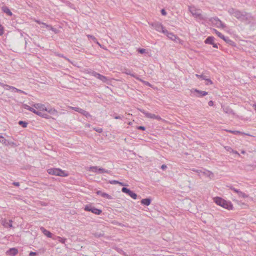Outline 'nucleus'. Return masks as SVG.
Wrapping results in <instances>:
<instances>
[{"label": "nucleus", "instance_id": "1", "mask_svg": "<svg viewBox=\"0 0 256 256\" xmlns=\"http://www.w3.org/2000/svg\"><path fill=\"white\" fill-rule=\"evenodd\" d=\"M228 12L240 22L246 24L252 23L255 20L254 17L250 13L244 11H240L234 8H230L228 10Z\"/></svg>", "mask_w": 256, "mask_h": 256}, {"label": "nucleus", "instance_id": "2", "mask_svg": "<svg viewBox=\"0 0 256 256\" xmlns=\"http://www.w3.org/2000/svg\"><path fill=\"white\" fill-rule=\"evenodd\" d=\"M214 202L216 204L226 209L231 210L233 208V206L231 202L226 201L221 198L216 197L214 198Z\"/></svg>", "mask_w": 256, "mask_h": 256}, {"label": "nucleus", "instance_id": "3", "mask_svg": "<svg viewBox=\"0 0 256 256\" xmlns=\"http://www.w3.org/2000/svg\"><path fill=\"white\" fill-rule=\"evenodd\" d=\"M48 172L52 175H55L60 176H66L68 174H66L64 171L59 168H50L48 170Z\"/></svg>", "mask_w": 256, "mask_h": 256}, {"label": "nucleus", "instance_id": "4", "mask_svg": "<svg viewBox=\"0 0 256 256\" xmlns=\"http://www.w3.org/2000/svg\"><path fill=\"white\" fill-rule=\"evenodd\" d=\"M189 10L194 18H198L200 20H205L206 18L200 14V10L196 9L194 7L190 6Z\"/></svg>", "mask_w": 256, "mask_h": 256}, {"label": "nucleus", "instance_id": "5", "mask_svg": "<svg viewBox=\"0 0 256 256\" xmlns=\"http://www.w3.org/2000/svg\"><path fill=\"white\" fill-rule=\"evenodd\" d=\"M212 24L217 28H224L226 26L218 18H212L210 19Z\"/></svg>", "mask_w": 256, "mask_h": 256}, {"label": "nucleus", "instance_id": "6", "mask_svg": "<svg viewBox=\"0 0 256 256\" xmlns=\"http://www.w3.org/2000/svg\"><path fill=\"white\" fill-rule=\"evenodd\" d=\"M88 73L96 78L104 82H106V84L109 83V80L107 77L102 76L94 71H90L88 72Z\"/></svg>", "mask_w": 256, "mask_h": 256}, {"label": "nucleus", "instance_id": "7", "mask_svg": "<svg viewBox=\"0 0 256 256\" xmlns=\"http://www.w3.org/2000/svg\"><path fill=\"white\" fill-rule=\"evenodd\" d=\"M154 28L156 31L158 32H162L164 34V32H167V30H166L162 24L158 22H154L150 24Z\"/></svg>", "mask_w": 256, "mask_h": 256}, {"label": "nucleus", "instance_id": "8", "mask_svg": "<svg viewBox=\"0 0 256 256\" xmlns=\"http://www.w3.org/2000/svg\"><path fill=\"white\" fill-rule=\"evenodd\" d=\"M90 170H91L92 172H98L100 174L102 173H110V172L108 170H106L102 168H98L97 166H90L89 168Z\"/></svg>", "mask_w": 256, "mask_h": 256}, {"label": "nucleus", "instance_id": "9", "mask_svg": "<svg viewBox=\"0 0 256 256\" xmlns=\"http://www.w3.org/2000/svg\"><path fill=\"white\" fill-rule=\"evenodd\" d=\"M69 108H70L73 110H74L75 111L81 114H82L86 118H88L90 116V114L88 112H86L80 108L69 106Z\"/></svg>", "mask_w": 256, "mask_h": 256}, {"label": "nucleus", "instance_id": "10", "mask_svg": "<svg viewBox=\"0 0 256 256\" xmlns=\"http://www.w3.org/2000/svg\"><path fill=\"white\" fill-rule=\"evenodd\" d=\"M84 210L86 211L92 212V213L98 215L100 214L102 212V210H100L88 206H85Z\"/></svg>", "mask_w": 256, "mask_h": 256}, {"label": "nucleus", "instance_id": "11", "mask_svg": "<svg viewBox=\"0 0 256 256\" xmlns=\"http://www.w3.org/2000/svg\"><path fill=\"white\" fill-rule=\"evenodd\" d=\"M1 86H4V88L6 89V90H14L15 92H20V93H22V94H27L24 91H23L22 90H19V89H18V88H14V86H10L7 85V84H2Z\"/></svg>", "mask_w": 256, "mask_h": 256}, {"label": "nucleus", "instance_id": "12", "mask_svg": "<svg viewBox=\"0 0 256 256\" xmlns=\"http://www.w3.org/2000/svg\"><path fill=\"white\" fill-rule=\"evenodd\" d=\"M165 34L166 35V36L170 38V39L171 40H173V41H174V42H177V40H179L180 39L175 34H174L172 32H168V31L167 30V32H164Z\"/></svg>", "mask_w": 256, "mask_h": 256}, {"label": "nucleus", "instance_id": "13", "mask_svg": "<svg viewBox=\"0 0 256 256\" xmlns=\"http://www.w3.org/2000/svg\"><path fill=\"white\" fill-rule=\"evenodd\" d=\"M232 190H233L234 192H236V194H238V196H240V197H242V198H248V196L245 193L235 188H233V187H230V188Z\"/></svg>", "mask_w": 256, "mask_h": 256}, {"label": "nucleus", "instance_id": "14", "mask_svg": "<svg viewBox=\"0 0 256 256\" xmlns=\"http://www.w3.org/2000/svg\"><path fill=\"white\" fill-rule=\"evenodd\" d=\"M33 106L36 109L40 110H47V108L46 106L40 103L35 104L33 105Z\"/></svg>", "mask_w": 256, "mask_h": 256}, {"label": "nucleus", "instance_id": "15", "mask_svg": "<svg viewBox=\"0 0 256 256\" xmlns=\"http://www.w3.org/2000/svg\"><path fill=\"white\" fill-rule=\"evenodd\" d=\"M122 73L126 74L128 75H130L136 78V79H139V77L138 76L134 74L131 73L130 70L129 69L124 68L123 70L122 71Z\"/></svg>", "mask_w": 256, "mask_h": 256}, {"label": "nucleus", "instance_id": "16", "mask_svg": "<svg viewBox=\"0 0 256 256\" xmlns=\"http://www.w3.org/2000/svg\"><path fill=\"white\" fill-rule=\"evenodd\" d=\"M140 110L142 113H143L146 118H154L155 119L156 115H155L154 114H151V113H149V112H146L144 110Z\"/></svg>", "mask_w": 256, "mask_h": 256}, {"label": "nucleus", "instance_id": "17", "mask_svg": "<svg viewBox=\"0 0 256 256\" xmlns=\"http://www.w3.org/2000/svg\"><path fill=\"white\" fill-rule=\"evenodd\" d=\"M222 108L224 112L225 113L230 114L234 115V114H235L234 112L232 110L231 108H230L229 106L224 107V106H222Z\"/></svg>", "mask_w": 256, "mask_h": 256}, {"label": "nucleus", "instance_id": "18", "mask_svg": "<svg viewBox=\"0 0 256 256\" xmlns=\"http://www.w3.org/2000/svg\"><path fill=\"white\" fill-rule=\"evenodd\" d=\"M18 253V250L16 248H11L6 252V254L10 256H14Z\"/></svg>", "mask_w": 256, "mask_h": 256}, {"label": "nucleus", "instance_id": "19", "mask_svg": "<svg viewBox=\"0 0 256 256\" xmlns=\"http://www.w3.org/2000/svg\"><path fill=\"white\" fill-rule=\"evenodd\" d=\"M40 230L43 232V234L46 236H47L48 238H52V234L50 232L46 230L44 227H40Z\"/></svg>", "mask_w": 256, "mask_h": 256}, {"label": "nucleus", "instance_id": "20", "mask_svg": "<svg viewBox=\"0 0 256 256\" xmlns=\"http://www.w3.org/2000/svg\"><path fill=\"white\" fill-rule=\"evenodd\" d=\"M96 193L98 194L101 195L102 197L106 198L108 200H112V198L111 196L105 192H102L100 190L98 191Z\"/></svg>", "mask_w": 256, "mask_h": 256}, {"label": "nucleus", "instance_id": "21", "mask_svg": "<svg viewBox=\"0 0 256 256\" xmlns=\"http://www.w3.org/2000/svg\"><path fill=\"white\" fill-rule=\"evenodd\" d=\"M202 174L210 178H213L214 176V174L212 172L208 170L203 172Z\"/></svg>", "mask_w": 256, "mask_h": 256}, {"label": "nucleus", "instance_id": "22", "mask_svg": "<svg viewBox=\"0 0 256 256\" xmlns=\"http://www.w3.org/2000/svg\"><path fill=\"white\" fill-rule=\"evenodd\" d=\"M225 130L228 132L234 134H246V135L250 136L248 134H245L244 132H241L238 130Z\"/></svg>", "mask_w": 256, "mask_h": 256}, {"label": "nucleus", "instance_id": "23", "mask_svg": "<svg viewBox=\"0 0 256 256\" xmlns=\"http://www.w3.org/2000/svg\"><path fill=\"white\" fill-rule=\"evenodd\" d=\"M151 202V200L150 198H144L141 200V203L142 204L146 206H149Z\"/></svg>", "mask_w": 256, "mask_h": 256}, {"label": "nucleus", "instance_id": "24", "mask_svg": "<svg viewBox=\"0 0 256 256\" xmlns=\"http://www.w3.org/2000/svg\"><path fill=\"white\" fill-rule=\"evenodd\" d=\"M214 38L212 36H208L206 40L205 43L208 44H214Z\"/></svg>", "mask_w": 256, "mask_h": 256}, {"label": "nucleus", "instance_id": "25", "mask_svg": "<svg viewBox=\"0 0 256 256\" xmlns=\"http://www.w3.org/2000/svg\"><path fill=\"white\" fill-rule=\"evenodd\" d=\"M2 10L3 12L6 14H7L8 16H12V12H10V9L6 6H3L2 8Z\"/></svg>", "mask_w": 256, "mask_h": 256}, {"label": "nucleus", "instance_id": "26", "mask_svg": "<svg viewBox=\"0 0 256 256\" xmlns=\"http://www.w3.org/2000/svg\"><path fill=\"white\" fill-rule=\"evenodd\" d=\"M46 111L48 112L49 114H52L57 115V114H58V111L54 108H50V109H47V110H46Z\"/></svg>", "mask_w": 256, "mask_h": 256}, {"label": "nucleus", "instance_id": "27", "mask_svg": "<svg viewBox=\"0 0 256 256\" xmlns=\"http://www.w3.org/2000/svg\"><path fill=\"white\" fill-rule=\"evenodd\" d=\"M54 240H58L62 244H64L66 242V239L65 238H62L60 236H56V238H52Z\"/></svg>", "mask_w": 256, "mask_h": 256}, {"label": "nucleus", "instance_id": "28", "mask_svg": "<svg viewBox=\"0 0 256 256\" xmlns=\"http://www.w3.org/2000/svg\"><path fill=\"white\" fill-rule=\"evenodd\" d=\"M128 194L134 200L137 198V194L130 190V192H128Z\"/></svg>", "mask_w": 256, "mask_h": 256}, {"label": "nucleus", "instance_id": "29", "mask_svg": "<svg viewBox=\"0 0 256 256\" xmlns=\"http://www.w3.org/2000/svg\"><path fill=\"white\" fill-rule=\"evenodd\" d=\"M194 91L198 94H201L202 96H205L208 94V92L204 91H202L197 89H194Z\"/></svg>", "mask_w": 256, "mask_h": 256}, {"label": "nucleus", "instance_id": "30", "mask_svg": "<svg viewBox=\"0 0 256 256\" xmlns=\"http://www.w3.org/2000/svg\"><path fill=\"white\" fill-rule=\"evenodd\" d=\"M23 107L24 108L32 112H34L35 111V109H34L33 108L28 106L26 104H23Z\"/></svg>", "mask_w": 256, "mask_h": 256}, {"label": "nucleus", "instance_id": "31", "mask_svg": "<svg viewBox=\"0 0 256 256\" xmlns=\"http://www.w3.org/2000/svg\"><path fill=\"white\" fill-rule=\"evenodd\" d=\"M0 142L2 144H5L6 145L8 144L6 143L7 140L2 136H0Z\"/></svg>", "mask_w": 256, "mask_h": 256}, {"label": "nucleus", "instance_id": "32", "mask_svg": "<svg viewBox=\"0 0 256 256\" xmlns=\"http://www.w3.org/2000/svg\"><path fill=\"white\" fill-rule=\"evenodd\" d=\"M224 41L228 44L233 46L234 44V42L230 40L228 38H226L224 40Z\"/></svg>", "mask_w": 256, "mask_h": 256}, {"label": "nucleus", "instance_id": "33", "mask_svg": "<svg viewBox=\"0 0 256 256\" xmlns=\"http://www.w3.org/2000/svg\"><path fill=\"white\" fill-rule=\"evenodd\" d=\"M18 124L22 126L23 128H26L28 125L27 122H24V121H22V120L19 121Z\"/></svg>", "mask_w": 256, "mask_h": 256}, {"label": "nucleus", "instance_id": "34", "mask_svg": "<svg viewBox=\"0 0 256 256\" xmlns=\"http://www.w3.org/2000/svg\"><path fill=\"white\" fill-rule=\"evenodd\" d=\"M138 80H139L140 81L142 82V83H144V84H146V86H150V87L152 86V84L150 82H146V81L143 80H142L140 78H139V79H138Z\"/></svg>", "mask_w": 256, "mask_h": 256}, {"label": "nucleus", "instance_id": "35", "mask_svg": "<svg viewBox=\"0 0 256 256\" xmlns=\"http://www.w3.org/2000/svg\"><path fill=\"white\" fill-rule=\"evenodd\" d=\"M94 235L96 237L100 238L103 236H104V234L103 232H96L94 234Z\"/></svg>", "mask_w": 256, "mask_h": 256}, {"label": "nucleus", "instance_id": "36", "mask_svg": "<svg viewBox=\"0 0 256 256\" xmlns=\"http://www.w3.org/2000/svg\"><path fill=\"white\" fill-rule=\"evenodd\" d=\"M213 30L214 32L217 34V36L220 38V37L223 36V34H222L220 32L218 31L216 29H213Z\"/></svg>", "mask_w": 256, "mask_h": 256}, {"label": "nucleus", "instance_id": "37", "mask_svg": "<svg viewBox=\"0 0 256 256\" xmlns=\"http://www.w3.org/2000/svg\"><path fill=\"white\" fill-rule=\"evenodd\" d=\"M130 190L126 188H124V187H123L122 188V192H124V193H126V194H128V192H130Z\"/></svg>", "mask_w": 256, "mask_h": 256}, {"label": "nucleus", "instance_id": "38", "mask_svg": "<svg viewBox=\"0 0 256 256\" xmlns=\"http://www.w3.org/2000/svg\"><path fill=\"white\" fill-rule=\"evenodd\" d=\"M196 76L198 78H200L202 80H206V76H204L203 74H201V75H199V74H196Z\"/></svg>", "mask_w": 256, "mask_h": 256}, {"label": "nucleus", "instance_id": "39", "mask_svg": "<svg viewBox=\"0 0 256 256\" xmlns=\"http://www.w3.org/2000/svg\"><path fill=\"white\" fill-rule=\"evenodd\" d=\"M224 148L226 149V150H227L228 152H234V150L230 147V146H224Z\"/></svg>", "mask_w": 256, "mask_h": 256}, {"label": "nucleus", "instance_id": "40", "mask_svg": "<svg viewBox=\"0 0 256 256\" xmlns=\"http://www.w3.org/2000/svg\"><path fill=\"white\" fill-rule=\"evenodd\" d=\"M34 113L37 114L38 116H41V117H42V116L43 114V113H42V112L38 111V110H36Z\"/></svg>", "mask_w": 256, "mask_h": 256}, {"label": "nucleus", "instance_id": "41", "mask_svg": "<svg viewBox=\"0 0 256 256\" xmlns=\"http://www.w3.org/2000/svg\"><path fill=\"white\" fill-rule=\"evenodd\" d=\"M87 36L88 38H90L92 39L94 42H96V38L94 36H93L92 35L88 34Z\"/></svg>", "mask_w": 256, "mask_h": 256}, {"label": "nucleus", "instance_id": "42", "mask_svg": "<svg viewBox=\"0 0 256 256\" xmlns=\"http://www.w3.org/2000/svg\"><path fill=\"white\" fill-rule=\"evenodd\" d=\"M94 130L98 133H101L102 132V129L101 128H94Z\"/></svg>", "mask_w": 256, "mask_h": 256}, {"label": "nucleus", "instance_id": "43", "mask_svg": "<svg viewBox=\"0 0 256 256\" xmlns=\"http://www.w3.org/2000/svg\"><path fill=\"white\" fill-rule=\"evenodd\" d=\"M204 80L208 82V83L206 84V85H208L209 84H213L212 82L210 79L206 77V80Z\"/></svg>", "mask_w": 256, "mask_h": 256}, {"label": "nucleus", "instance_id": "44", "mask_svg": "<svg viewBox=\"0 0 256 256\" xmlns=\"http://www.w3.org/2000/svg\"><path fill=\"white\" fill-rule=\"evenodd\" d=\"M42 118H50V117L49 115H48L46 114H43L42 116Z\"/></svg>", "mask_w": 256, "mask_h": 256}, {"label": "nucleus", "instance_id": "45", "mask_svg": "<svg viewBox=\"0 0 256 256\" xmlns=\"http://www.w3.org/2000/svg\"><path fill=\"white\" fill-rule=\"evenodd\" d=\"M138 52L140 53V54H144L146 52V50L144 49V48H140L138 50Z\"/></svg>", "mask_w": 256, "mask_h": 256}, {"label": "nucleus", "instance_id": "46", "mask_svg": "<svg viewBox=\"0 0 256 256\" xmlns=\"http://www.w3.org/2000/svg\"><path fill=\"white\" fill-rule=\"evenodd\" d=\"M155 119L158 120H162V121H163V122H166V120H164L162 119V118L160 117V116H158V115H156V116Z\"/></svg>", "mask_w": 256, "mask_h": 256}, {"label": "nucleus", "instance_id": "47", "mask_svg": "<svg viewBox=\"0 0 256 256\" xmlns=\"http://www.w3.org/2000/svg\"><path fill=\"white\" fill-rule=\"evenodd\" d=\"M48 28H50L52 31L54 32L56 34L58 32V30L56 28L52 27L51 26H50Z\"/></svg>", "mask_w": 256, "mask_h": 256}, {"label": "nucleus", "instance_id": "48", "mask_svg": "<svg viewBox=\"0 0 256 256\" xmlns=\"http://www.w3.org/2000/svg\"><path fill=\"white\" fill-rule=\"evenodd\" d=\"M110 183L111 184H118V181L116 180H111L110 182Z\"/></svg>", "mask_w": 256, "mask_h": 256}, {"label": "nucleus", "instance_id": "49", "mask_svg": "<svg viewBox=\"0 0 256 256\" xmlns=\"http://www.w3.org/2000/svg\"><path fill=\"white\" fill-rule=\"evenodd\" d=\"M4 34V29L1 26L0 27V36Z\"/></svg>", "mask_w": 256, "mask_h": 256}, {"label": "nucleus", "instance_id": "50", "mask_svg": "<svg viewBox=\"0 0 256 256\" xmlns=\"http://www.w3.org/2000/svg\"><path fill=\"white\" fill-rule=\"evenodd\" d=\"M138 129L144 130H146V128H145V127H144L143 126H139L138 127Z\"/></svg>", "mask_w": 256, "mask_h": 256}, {"label": "nucleus", "instance_id": "51", "mask_svg": "<svg viewBox=\"0 0 256 256\" xmlns=\"http://www.w3.org/2000/svg\"><path fill=\"white\" fill-rule=\"evenodd\" d=\"M37 254L36 252H31L30 254H29V256H36Z\"/></svg>", "mask_w": 256, "mask_h": 256}, {"label": "nucleus", "instance_id": "52", "mask_svg": "<svg viewBox=\"0 0 256 256\" xmlns=\"http://www.w3.org/2000/svg\"><path fill=\"white\" fill-rule=\"evenodd\" d=\"M161 13L162 15L165 16L166 14V10L164 9L161 10Z\"/></svg>", "mask_w": 256, "mask_h": 256}, {"label": "nucleus", "instance_id": "53", "mask_svg": "<svg viewBox=\"0 0 256 256\" xmlns=\"http://www.w3.org/2000/svg\"><path fill=\"white\" fill-rule=\"evenodd\" d=\"M208 104L209 106H212L214 105V102L212 100H210L208 102Z\"/></svg>", "mask_w": 256, "mask_h": 256}, {"label": "nucleus", "instance_id": "54", "mask_svg": "<svg viewBox=\"0 0 256 256\" xmlns=\"http://www.w3.org/2000/svg\"><path fill=\"white\" fill-rule=\"evenodd\" d=\"M167 168V166L166 165V164H162V166H161V168L163 170L166 169Z\"/></svg>", "mask_w": 256, "mask_h": 256}, {"label": "nucleus", "instance_id": "55", "mask_svg": "<svg viewBox=\"0 0 256 256\" xmlns=\"http://www.w3.org/2000/svg\"><path fill=\"white\" fill-rule=\"evenodd\" d=\"M42 24L45 26L47 28H48L50 26V25L46 24V23L44 22H42Z\"/></svg>", "mask_w": 256, "mask_h": 256}, {"label": "nucleus", "instance_id": "56", "mask_svg": "<svg viewBox=\"0 0 256 256\" xmlns=\"http://www.w3.org/2000/svg\"><path fill=\"white\" fill-rule=\"evenodd\" d=\"M12 184H13L14 186H20V184H19V182H14Z\"/></svg>", "mask_w": 256, "mask_h": 256}, {"label": "nucleus", "instance_id": "57", "mask_svg": "<svg viewBox=\"0 0 256 256\" xmlns=\"http://www.w3.org/2000/svg\"><path fill=\"white\" fill-rule=\"evenodd\" d=\"M119 184L122 186H127L128 185H126V184L123 183V182H118V184Z\"/></svg>", "mask_w": 256, "mask_h": 256}, {"label": "nucleus", "instance_id": "58", "mask_svg": "<svg viewBox=\"0 0 256 256\" xmlns=\"http://www.w3.org/2000/svg\"><path fill=\"white\" fill-rule=\"evenodd\" d=\"M122 117L120 116H114L115 119H122Z\"/></svg>", "mask_w": 256, "mask_h": 256}, {"label": "nucleus", "instance_id": "59", "mask_svg": "<svg viewBox=\"0 0 256 256\" xmlns=\"http://www.w3.org/2000/svg\"><path fill=\"white\" fill-rule=\"evenodd\" d=\"M59 56H61V57H62V58H64L65 59H66L67 60H68V62H71L70 61V60L68 58H66L64 57L62 55H60H60H59Z\"/></svg>", "mask_w": 256, "mask_h": 256}, {"label": "nucleus", "instance_id": "60", "mask_svg": "<svg viewBox=\"0 0 256 256\" xmlns=\"http://www.w3.org/2000/svg\"><path fill=\"white\" fill-rule=\"evenodd\" d=\"M232 152L234 153L235 154H237L238 155L240 156L239 153L237 151H236V150H234V152Z\"/></svg>", "mask_w": 256, "mask_h": 256}, {"label": "nucleus", "instance_id": "61", "mask_svg": "<svg viewBox=\"0 0 256 256\" xmlns=\"http://www.w3.org/2000/svg\"><path fill=\"white\" fill-rule=\"evenodd\" d=\"M212 45L213 46L214 48H218L217 44H214H214H212Z\"/></svg>", "mask_w": 256, "mask_h": 256}, {"label": "nucleus", "instance_id": "62", "mask_svg": "<svg viewBox=\"0 0 256 256\" xmlns=\"http://www.w3.org/2000/svg\"><path fill=\"white\" fill-rule=\"evenodd\" d=\"M196 172L198 174H200V172H202L201 170H196Z\"/></svg>", "mask_w": 256, "mask_h": 256}, {"label": "nucleus", "instance_id": "63", "mask_svg": "<svg viewBox=\"0 0 256 256\" xmlns=\"http://www.w3.org/2000/svg\"><path fill=\"white\" fill-rule=\"evenodd\" d=\"M35 22H36L37 23L39 24H42V22H40L38 20H35Z\"/></svg>", "mask_w": 256, "mask_h": 256}, {"label": "nucleus", "instance_id": "64", "mask_svg": "<svg viewBox=\"0 0 256 256\" xmlns=\"http://www.w3.org/2000/svg\"><path fill=\"white\" fill-rule=\"evenodd\" d=\"M227 37H225L224 35H223V36L222 37H220V38L222 40H224Z\"/></svg>", "mask_w": 256, "mask_h": 256}]
</instances>
